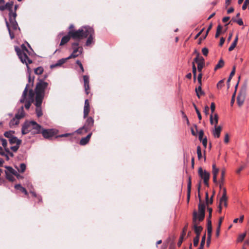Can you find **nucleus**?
I'll return each mask as SVG.
<instances>
[{
	"mask_svg": "<svg viewBox=\"0 0 249 249\" xmlns=\"http://www.w3.org/2000/svg\"><path fill=\"white\" fill-rule=\"evenodd\" d=\"M224 65V61L221 59L214 68V71L223 67Z\"/></svg>",
	"mask_w": 249,
	"mask_h": 249,
	"instance_id": "nucleus-35",
	"label": "nucleus"
},
{
	"mask_svg": "<svg viewBox=\"0 0 249 249\" xmlns=\"http://www.w3.org/2000/svg\"><path fill=\"white\" fill-rule=\"evenodd\" d=\"M210 123L212 125H217L218 121V116L217 114L213 115L211 114L210 117Z\"/></svg>",
	"mask_w": 249,
	"mask_h": 249,
	"instance_id": "nucleus-19",
	"label": "nucleus"
},
{
	"mask_svg": "<svg viewBox=\"0 0 249 249\" xmlns=\"http://www.w3.org/2000/svg\"><path fill=\"white\" fill-rule=\"evenodd\" d=\"M205 216V213H197V222L199 223L200 221H202L204 219Z\"/></svg>",
	"mask_w": 249,
	"mask_h": 249,
	"instance_id": "nucleus-38",
	"label": "nucleus"
},
{
	"mask_svg": "<svg viewBox=\"0 0 249 249\" xmlns=\"http://www.w3.org/2000/svg\"><path fill=\"white\" fill-rule=\"evenodd\" d=\"M235 67H233V68H232V71H231L230 74V76L228 79V80H227V83H228V87H229V85H230V82L231 80V79H232V77L233 76V75H234L235 74Z\"/></svg>",
	"mask_w": 249,
	"mask_h": 249,
	"instance_id": "nucleus-31",
	"label": "nucleus"
},
{
	"mask_svg": "<svg viewBox=\"0 0 249 249\" xmlns=\"http://www.w3.org/2000/svg\"><path fill=\"white\" fill-rule=\"evenodd\" d=\"M19 123V120L16 117L13 118L9 122V125L10 127L14 126L18 124Z\"/></svg>",
	"mask_w": 249,
	"mask_h": 249,
	"instance_id": "nucleus-30",
	"label": "nucleus"
},
{
	"mask_svg": "<svg viewBox=\"0 0 249 249\" xmlns=\"http://www.w3.org/2000/svg\"><path fill=\"white\" fill-rule=\"evenodd\" d=\"M94 124V120L93 119L89 117L86 120V122L83 126L78 129L75 132L78 134H82V131L84 130L85 132H87L89 130L91 127L93 126Z\"/></svg>",
	"mask_w": 249,
	"mask_h": 249,
	"instance_id": "nucleus-7",
	"label": "nucleus"
},
{
	"mask_svg": "<svg viewBox=\"0 0 249 249\" xmlns=\"http://www.w3.org/2000/svg\"><path fill=\"white\" fill-rule=\"evenodd\" d=\"M212 174L213 176H217L219 172V169L216 167L215 164H213L212 166Z\"/></svg>",
	"mask_w": 249,
	"mask_h": 249,
	"instance_id": "nucleus-37",
	"label": "nucleus"
},
{
	"mask_svg": "<svg viewBox=\"0 0 249 249\" xmlns=\"http://www.w3.org/2000/svg\"><path fill=\"white\" fill-rule=\"evenodd\" d=\"M70 34L74 39L80 40L88 37L86 43L87 46H90L93 43L94 30L89 26H83L76 31H70Z\"/></svg>",
	"mask_w": 249,
	"mask_h": 249,
	"instance_id": "nucleus-1",
	"label": "nucleus"
},
{
	"mask_svg": "<svg viewBox=\"0 0 249 249\" xmlns=\"http://www.w3.org/2000/svg\"><path fill=\"white\" fill-rule=\"evenodd\" d=\"M195 91L198 98H200L201 95L204 94V92L202 90L201 86L200 85H199L198 87L196 88Z\"/></svg>",
	"mask_w": 249,
	"mask_h": 249,
	"instance_id": "nucleus-27",
	"label": "nucleus"
},
{
	"mask_svg": "<svg viewBox=\"0 0 249 249\" xmlns=\"http://www.w3.org/2000/svg\"><path fill=\"white\" fill-rule=\"evenodd\" d=\"M223 219V217H220L219 219L218 224L217 225L216 231V235L217 237L219 236V235L220 227H221V225Z\"/></svg>",
	"mask_w": 249,
	"mask_h": 249,
	"instance_id": "nucleus-29",
	"label": "nucleus"
},
{
	"mask_svg": "<svg viewBox=\"0 0 249 249\" xmlns=\"http://www.w3.org/2000/svg\"><path fill=\"white\" fill-rule=\"evenodd\" d=\"M236 46V44H235V43H232V44H231V45L230 46V47L229 48V51H232L234 48L235 47V46Z\"/></svg>",
	"mask_w": 249,
	"mask_h": 249,
	"instance_id": "nucleus-62",
	"label": "nucleus"
},
{
	"mask_svg": "<svg viewBox=\"0 0 249 249\" xmlns=\"http://www.w3.org/2000/svg\"><path fill=\"white\" fill-rule=\"evenodd\" d=\"M194 107H195V110L196 111V112L197 113V116H198V118L199 120H201V119H202V117H201V115L200 111L198 110V108H197V107H196V106L195 104H194Z\"/></svg>",
	"mask_w": 249,
	"mask_h": 249,
	"instance_id": "nucleus-48",
	"label": "nucleus"
},
{
	"mask_svg": "<svg viewBox=\"0 0 249 249\" xmlns=\"http://www.w3.org/2000/svg\"><path fill=\"white\" fill-rule=\"evenodd\" d=\"M197 154L198 159L200 160L202 158V156L201 153V148L199 146H198L197 147Z\"/></svg>",
	"mask_w": 249,
	"mask_h": 249,
	"instance_id": "nucleus-44",
	"label": "nucleus"
},
{
	"mask_svg": "<svg viewBox=\"0 0 249 249\" xmlns=\"http://www.w3.org/2000/svg\"><path fill=\"white\" fill-rule=\"evenodd\" d=\"M183 237H184L183 235H181V236L180 237L178 243V246H180L181 245V244H182L183 239Z\"/></svg>",
	"mask_w": 249,
	"mask_h": 249,
	"instance_id": "nucleus-64",
	"label": "nucleus"
},
{
	"mask_svg": "<svg viewBox=\"0 0 249 249\" xmlns=\"http://www.w3.org/2000/svg\"><path fill=\"white\" fill-rule=\"evenodd\" d=\"M13 132L12 131H7V132H5L4 134V135L9 138V139H11L12 137H13Z\"/></svg>",
	"mask_w": 249,
	"mask_h": 249,
	"instance_id": "nucleus-43",
	"label": "nucleus"
},
{
	"mask_svg": "<svg viewBox=\"0 0 249 249\" xmlns=\"http://www.w3.org/2000/svg\"><path fill=\"white\" fill-rule=\"evenodd\" d=\"M17 16L16 13L10 12L9 14V27L11 31L13 30L16 32L20 30L19 28L18 27V24L16 20V18Z\"/></svg>",
	"mask_w": 249,
	"mask_h": 249,
	"instance_id": "nucleus-6",
	"label": "nucleus"
},
{
	"mask_svg": "<svg viewBox=\"0 0 249 249\" xmlns=\"http://www.w3.org/2000/svg\"><path fill=\"white\" fill-rule=\"evenodd\" d=\"M72 48L73 49V52L68 57L69 59L75 58L80 55L82 53L83 48L79 46V43L78 42L72 43Z\"/></svg>",
	"mask_w": 249,
	"mask_h": 249,
	"instance_id": "nucleus-8",
	"label": "nucleus"
},
{
	"mask_svg": "<svg viewBox=\"0 0 249 249\" xmlns=\"http://www.w3.org/2000/svg\"><path fill=\"white\" fill-rule=\"evenodd\" d=\"M246 236V233H243L239 235L237 241L238 242H242L245 238Z\"/></svg>",
	"mask_w": 249,
	"mask_h": 249,
	"instance_id": "nucleus-50",
	"label": "nucleus"
},
{
	"mask_svg": "<svg viewBox=\"0 0 249 249\" xmlns=\"http://www.w3.org/2000/svg\"><path fill=\"white\" fill-rule=\"evenodd\" d=\"M205 206L204 204L199 203L198 205V213H205Z\"/></svg>",
	"mask_w": 249,
	"mask_h": 249,
	"instance_id": "nucleus-34",
	"label": "nucleus"
},
{
	"mask_svg": "<svg viewBox=\"0 0 249 249\" xmlns=\"http://www.w3.org/2000/svg\"><path fill=\"white\" fill-rule=\"evenodd\" d=\"M191 178H189V181L188 182V185H187L188 197V198L190 197V191H191Z\"/></svg>",
	"mask_w": 249,
	"mask_h": 249,
	"instance_id": "nucleus-41",
	"label": "nucleus"
},
{
	"mask_svg": "<svg viewBox=\"0 0 249 249\" xmlns=\"http://www.w3.org/2000/svg\"><path fill=\"white\" fill-rule=\"evenodd\" d=\"M192 69H193V74L194 75V80L195 81L196 79V68L194 64V62L193 63Z\"/></svg>",
	"mask_w": 249,
	"mask_h": 249,
	"instance_id": "nucleus-42",
	"label": "nucleus"
},
{
	"mask_svg": "<svg viewBox=\"0 0 249 249\" xmlns=\"http://www.w3.org/2000/svg\"><path fill=\"white\" fill-rule=\"evenodd\" d=\"M202 142V144L203 145H204V146L206 148V146H207V138L206 137H205V138L203 139L202 140H201Z\"/></svg>",
	"mask_w": 249,
	"mask_h": 249,
	"instance_id": "nucleus-61",
	"label": "nucleus"
},
{
	"mask_svg": "<svg viewBox=\"0 0 249 249\" xmlns=\"http://www.w3.org/2000/svg\"><path fill=\"white\" fill-rule=\"evenodd\" d=\"M208 194L206 193V199L207 201V203L208 204L209 203L211 204L213 202L212 197L211 198L210 200H208Z\"/></svg>",
	"mask_w": 249,
	"mask_h": 249,
	"instance_id": "nucleus-58",
	"label": "nucleus"
},
{
	"mask_svg": "<svg viewBox=\"0 0 249 249\" xmlns=\"http://www.w3.org/2000/svg\"><path fill=\"white\" fill-rule=\"evenodd\" d=\"M205 239H206V235H205V234H204V235L202 237L200 245H201V246H204V244L205 243Z\"/></svg>",
	"mask_w": 249,
	"mask_h": 249,
	"instance_id": "nucleus-60",
	"label": "nucleus"
},
{
	"mask_svg": "<svg viewBox=\"0 0 249 249\" xmlns=\"http://www.w3.org/2000/svg\"><path fill=\"white\" fill-rule=\"evenodd\" d=\"M0 140L1 142V144L3 146V147H4L5 151L7 153H8L9 155H10L11 156L13 157V153L10 152L9 148L8 147H7V141L3 138L0 139Z\"/></svg>",
	"mask_w": 249,
	"mask_h": 249,
	"instance_id": "nucleus-21",
	"label": "nucleus"
},
{
	"mask_svg": "<svg viewBox=\"0 0 249 249\" xmlns=\"http://www.w3.org/2000/svg\"><path fill=\"white\" fill-rule=\"evenodd\" d=\"M9 143L11 145L16 144H20L21 142V141L19 139H18L17 137L13 136L11 139H9Z\"/></svg>",
	"mask_w": 249,
	"mask_h": 249,
	"instance_id": "nucleus-24",
	"label": "nucleus"
},
{
	"mask_svg": "<svg viewBox=\"0 0 249 249\" xmlns=\"http://www.w3.org/2000/svg\"><path fill=\"white\" fill-rule=\"evenodd\" d=\"M0 154L2 156H5L7 160H9L8 156H7V155L5 154V153L3 151L2 148L0 146Z\"/></svg>",
	"mask_w": 249,
	"mask_h": 249,
	"instance_id": "nucleus-53",
	"label": "nucleus"
},
{
	"mask_svg": "<svg viewBox=\"0 0 249 249\" xmlns=\"http://www.w3.org/2000/svg\"><path fill=\"white\" fill-rule=\"evenodd\" d=\"M232 20L235 22H236L239 25H243V22L242 21V19L241 18H239L238 19H236L234 18H233Z\"/></svg>",
	"mask_w": 249,
	"mask_h": 249,
	"instance_id": "nucleus-47",
	"label": "nucleus"
},
{
	"mask_svg": "<svg viewBox=\"0 0 249 249\" xmlns=\"http://www.w3.org/2000/svg\"><path fill=\"white\" fill-rule=\"evenodd\" d=\"M208 236H211L212 232V227L207 226Z\"/></svg>",
	"mask_w": 249,
	"mask_h": 249,
	"instance_id": "nucleus-55",
	"label": "nucleus"
},
{
	"mask_svg": "<svg viewBox=\"0 0 249 249\" xmlns=\"http://www.w3.org/2000/svg\"><path fill=\"white\" fill-rule=\"evenodd\" d=\"M222 129V127L220 125L214 126V128L212 130V133L214 138H218L220 137Z\"/></svg>",
	"mask_w": 249,
	"mask_h": 249,
	"instance_id": "nucleus-14",
	"label": "nucleus"
},
{
	"mask_svg": "<svg viewBox=\"0 0 249 249\" xmlns=\"http://www.w3.org/2000/svg\"><path fill=\"white\" fill-rule=\"evenodd\" d=\"M6 26L7 27V29L8 30L9 34L10 36V38L12 39L14 38V33L12 32V31L11 30L10 27H9V23L7 21V19H5Z\"/></svg>",
	"mask_w": 249,
	"mask_h": 249,
	"instance_id": "nucleus-32",
	"label": "nucleus"
},
{
	"mask_svg": "<svg viewBox=\"0 0 249 249\" xmlns=\"http://www.w3.org/2000/svg\"><path fill=\"white\" fill-rule=\"evenodd\" d=\"M224 174H225L224 170H222V172H221V179L219 182V187L221 189L222 188V186L223 185L224 182Z\"/></svg>",
	"mask_w": 249,
	"mask_h": 249,
	"instance_id": "nucleus-36",
	"label": "nucleus"
},
{
	"mask_svg": "<svg viewBox=\"0 0 249 249\" xmlns=\"http://www.w3.org/2000/svg\"><path fill=\"white\" fill-rule=\"evenodd\" d=\"M198 173L200 177L203 180L204 184L208 186V181L210 177V173L206 170H203L202 167L198 168Z\"/></svg>",
	"mask_w": 249,
	"mask_h": 249,
	"instance_id": "nucleus-9",
	"label": "nucleus"
},
{
	"mask_svg": "<svg viewBox=\"0 0 249 249\" xmlns=\"http://www.w3.org/2000/svg\"><path fill=\"white\" fill-rule=\"evenodd\" d=\"M48 85V83L40 81L37 83L36 88V99L37 100V104H39L40 101L42 100L44 96V92L45 89Z\"/></svg>",
	"mask_w": 249,
	"mask_h": 249,
	"instance_id": "nucleus-5",
	"label": "nucleus"
},
{
	"mask_svg": "<svg viewBox=\"0 0 249 249\" xmlns=\"http://www.w3.org/2000/svg\"><path fill=\"white\" fill-rule=\"evenodd\" d=\"M83 80L84 82V87L86 93L87 94H89V76L88 75L83 76Z\"/></svg>",
	"mask_w": 249,
	"mask_h": 249,
	"instance_id": "nucleus-18",
	"label": "nucleus"
},
{
	"mask_svg": "<svg viewBox=\"0 0 249 249\" xmlns=\"http://www.w3.org/2000/svg\"><path fill=\"white\" fill-rule=\"evenodd\" d=\"M202 74V73H199L197 76V81L199 83V85L202 86L201 79Z\"/></svg>",
	"mask_w": 249,
	"mask_h": 249,
	"instance_id": "nucleus-52",
	"label": "nucleus"
},
{
	"mask_svg": "<svg viewBox=\"0 0 249 249\" xmlns=\"http://www.w3.org/2000/svg\"><path fill=\"white\" fill-rule=\"evenodd\" d=\"M222 30V27L220 25H218L217 28V30H216V34H215V37H218L221 33V31Z\"/></svg>",
	"mask_w": 249,
	"mask_h": 249,
	"instance_id": "nucleus-46",
	"label": "nucleus"
},
{
	"mask_svg": "<svg viewBox=\"0 0 249 249\" xmlns=\"http://www.w3.org/2000/svg\"><path fill=\"white\" fill-rule=\"evenodd\" d=\"M37 100L36 99L35 105L36 107V113L37 117H39L41 116H42V113L41 109V104L42 102V100L40 101V103L39 104H37Z\"/></svg>",
	"mask_w": 249,
	"mask_h": 249,
	"instance_id": "nucleus-20",
	"label": "nucleus"
},
{
	"mask_svg": "<svg viewBox=\"0 0 249 249\" xmlns=\"http://www.w3.org/2000/svg\"><path fill=\"white\" fill-rule=\"evenodd\" d=\"M41 131V126L33 121L25 122L21 130L23 135L26 134L29 132H31L33 134H38Z\"/></svg>",
	"mask_w": 249,
	"mask_h": 249,
	"instance_id": "nucleus-2",
	"label": "nucleus"
},
{
	"mask_svg": "<svg viewBox=\"0 0 249 249\" xmlns=\"http://www.w3.org/2000/svg\"><path fill=\"white\" fill-rule=\"evenodd\" d=\"M18 171L21 173H23L25 171L26 169V165L24 163H21L20 164L19 167L17 168Z\"/></svg>",
	"mask_w": 249,
	"mask_h": 249,
	"instance_id": "nucleus-39",
	"label": "nucleus"
},
{
	"mask_svg": "<svg viewBox=\"0 0 249 249\" xmlns=\"http://www.w3.org/2000/svg\"><path fill=\"white\" fill-rule=\"evenodd\" d=\"M43 71V69L41 67H39L35 70V73L38 75L42 74Z\"/></svg>",
	"mask_w": 249,
	"mask_h": 249,
	"instance_id": "nucleus-40",
	"label": "nucleus"
},
{
	"mask_svg": "<svg viewBox=\"0 0 249 249\" xmlns=\"http://www.w3.org/2000/svg\"><path fill=\"white\" fill-rule=\"evenodd\" d=\"M227 199L228 197H221L219 201V205L220 207L224 206L227 207Z\"/></svg>",
	"mask_w": 249,
	"mask_h": 249,
	"instance_id": "nucleus-28",
	"label": "nucleus"
},
{
	"mask_svg": "<svg viewBox=\"0 0 249 249\" xmlns=\"http://www.w3.org/2000/svg\"><path fill=\"white\" fill-rule=\"evenodd\" d=\"M246 86L243 87L241 90L240 91V92L237 96V103L239 106H242L244 102L246 97Z\"/></svg>",
	"mask_w": 249,
	"mask_h": 249,
	"instance_id": "nucleus-12",
	"label": "nucleus"
},
{
	"mask_svg": "<svg viewBox=\"0 0 249 249\" xmlns=\"http://www.w3.org/2000/svg\"><path fill=\"white\" fill-rule=\"evenodd\" d=\"M15 187L16 189L20 190L22 192L24 193L25 195H27L28 194L26 190L24 187L21 186L20 184H16L15 186Z\"/></svg>",
	"mask_w": 249,
	"mask_h": 249,
	"instance_id": "nucleus-33",
	"label": "nucleus"
},
{
	"mask_svg": "<svg viewBox=\"0 0 249 249\" xmlns=\"http://www.w3.org/2000/svg\"><path fill=\"white\" fill-rule=\"evenodd\" d=\"M76 63L79 65V66L81 70V71L82 72H83L84 71V68H83V65H82V63H81V62L79 60H77Z\"/></svg>",
	"mask_w": 249,
	"mask_h": 249,
	"instance_id": "nucleus-56",
	"label": "nucleus"
},
{
	"mask_svg": "<svg viewBox=\"0 0 249 249\" xmlns=\"http://www.w3.org/2000/svg\"><path fill=\"white\" fill-rule=\"evenodd\" d=\"M13 4L14 3L13 1L5 3L4 0H0V10L2 11L5 9H7L9 11V13L13 12L12 7L13 6Z\"/></svg>",
	"mask_w": 249,
	"mask_h": 249,
	"instance_id": "nucleus-13",
	"label": "nucleus"
},
{
	"mask_svg": "<svg viewBox=\"0 0 249 249\" xmlns=\"http://www.w3.org/2000/svg\"><path fill=\"white\" fill-rule=\"evenodd\" d=\"M92 135V133L89 134L86 137L83 138L80 141V144L81 145H85L89 142Z\"/></svg>",
	"mask_w": 249,
	"mask_h": 249,
	"instance_id": "nucleus-23",
	"label": "nucleus"
},
{
	"mask_svg": "<svg viewBox=\"0 0 249 249\" xmlns=\"http://www.w3.org/2000/svg\"><path fill=\"white\" fill-rule=\"evenodd\" d=\"M19 145L20 144H16L14 146H11L10 147L9 150L11 149L14 152H16L19 148Z\"/></svg>",
	"mask_w": 249,
	"mask_h": 249,
	"instance_id": "nucleus-45",
	"label": "nucleus"
},
{
	"mask_svg": "<svg viewBox=\"0 0 249 249\" xmlns=\"http://www.w3.org/2000/svg\"><path fill=\"white\" fill-rule=\"evenodd\" d=\"M202 53L204 55L207 56L209 53L208 49L207 48H203L202 49Z\"/></svg>",
	"mask_w": 249,
	"mask_h": 249,
	"instance_id": "nucleus-54",
	"label": "nucleus"
},
{
	"mask_svg": "<svg viewBox=\"0 0 249 249\" xmlns=\"http://www.w3.org/2000/svg\"><path fill=\"white\" fill-rule=\"evenodd\" d=\"M90 107L88 99L85 101L84 107V118H86L89 112Z\"/></svg>",
	"mask_w": 249,
	"mask_h": 249,
	"instance_id": "nucleus-17",
	"label": "nucleus"
},
{
	"mask_svg": "<svg viewBox=\"0 0 249 249\" xmlns=\"http://www.w3.org/2000/svg\"><path fill=\"white\" fill-rule=\"evenodd\" d=\"M211 112H212L211 114H213V112L214 111V110H215V105H214V103H211Z\"/></svg>",
	"mask_w": 249,
	"mask_h": 249,
	"instance_id": "nucleus-63",
	"label": "nucleus"
},
{
	"mask_svg": "<svg viewBox=\"0 0 249 249\" xmlns=\"http://www.w3.org/2000/svg\"><path fill=\"white\" fill-rule=\"evenodd\" d=\"M193 223L195 232L196 236H199L200 233L202 230V227L200 226H198L197 212L196 211H194L193 213Z\"/></svg>",
	"mask_w": 249,
	"mask_h": 249,
	"instance_id": "nucleus-10",
	"label": "nucleus"
},
{
	"mask_svg": "<svg viewBox=\"0 0 249 249\" xmlns=\"http://www.w3.org/2000/svg\"><path fill=\"white\" fill-rule=\"evenodd\" d=\"M21 50L18 47H15V51L20 59L21 62L25 64L27 66V68L29 70V67L28 66L29 64H31L32 63V61L29 59L27 56V53H29L28 50L27 49L25 45L24 44H22L21 46Z\"/></svg>",
	"mask_w": 249,
	"mask_h": 249,
	"instance_id": "nucleus-3",
	"label": "nucleus"
},
{
	"mask_svg": "<svg viewBox=\"0 0 249 249\" xmlns=\"http://www.w3.org/2000/svg\"><path fill=\"white\" fill-rule=\"evenodd\" d=\"M29 86V84H27L26 86L22 93V97L20 99V103L25 102V107L26 109H29L30 107L31 103L34 101L35 93L32 89H30L29 92V96L26 98L27 89Z\"/></svg>",
	"mask_w": 249,
	"mask_h": 249,
	"instance_id": "nucleus-4",
	"label": "nucleus"
},
{
	"mask_svg": "<svg viewBox=\"0 0 249 249\" xmlns=\"http://www.w3.org/2000/svg\"><path fill=\"white\" fill-rule=\"evenodd\" d=\"M199 240V236H196V237L194 239V246H197L198 245V242Z\"/></svg>",
	"mask_w": 249,
	"mask_h": 249,
	"instance_id": "nucleus-49",
	"label": "nucleus"
},
{
	"mask_svg": "<svg viewBox=\"0 0 249 249\" xmlns=\"http://www.w3.org/2000/svg\"><path fill=\"white\" fill-rule=\"evenodd\" d=\"M194 62L198 64H204V59L203 57L199 55V53H197L196 57L195 58Z\"/></svg>",
	"mask_w": 249,
	"mask_h": 249,
	"instance_id": "nucleus-26",
	"label": "nucleus"
},
{
	"mask_svg": "<svg viewBox=\"0 0 249 249\" xmlns=\"http://www.w3.org/2000/svg\"><path fill=\"white\" fill-rule=\"evenodd\" d=\"M204 64H197V70L199 73H201L202 70L204 67Z\"/></svg>",
	"mask_w": 249,
	"mask_h": 249,
	"instance_id": "nucleus-51",
	"label": "nucleus"
},
{
	"mask_svg": "<svg viewBox=\"0 0 249 249\" xmlns=\"http://www.w3.org/2000/svg\"><path fill=\"white\" fill-rule=\"evenodd\" d=\"M229 142V136L228 133H226L224 137V142L225 143H228Z\"/></svg>",
	"mask_w": 249,
	"mask_h": 249,
	"instance_id": "nucleus-59",
	"label": "nucleus"
},
{
	"mask_svg": "<svg viewBox=\"0 0 249 249\" xmlns=\"http://www.w3.org/2000/svg\"><path fill=\"white\" fill-rule=\"evenodd\" d=\"M68 59H68V57L65 58L60 59L59 60H58L57 62L56 63L53 64L51 65L50 66V68L51 69H53V68H56V67H60L64 63H65Z\"/></svg>",
	"mask_w": 249,
	"mask_h": 249,
	"instance_id": "nucleus-16",
	"label": "nucleus"
},
{
	"mask_svg": "<svg viewBox=\"0 0 249 249\" xmlns=\"http://www.w3.org/2000/svg\"><path fill=\"white\" fill-rule=\"evenodd\" d=\"M25 115V113L24 111L23 107L22 106L18 110L17 114L15 115V117H16L18 120L22 118Z\"/></svg>",
	"mask_w": 249,
	"mask_h": 249,
	"instance_id": "nucleus-22",
	"label": "nucleus"
},
{
	"mask_svg": "<svg viewBox=\"0 0 249 249\" xmlns=\"http://www.w3.org/2000/svg\"><path fill=\"white\" fill-rule=\"evenodd\" d=\"M7 170L5 171L6 177L9 181H13L15 180V175L16 171L11 167H6Z\"/></svg>",
	"mask_w": 249,
	"mask_h": 249,
	"instance_id": "nucleus-11",
	"label": "nucleus"
},
{
	"mask_svg": "<svg viewBox=\"0 0 249 249\" xmlns=\"http://www.w3.org/2000/svg\"><path fill=\"white\" fill-rule=\"evenodd\" d=\"M204 135V132L202 130H201L199 131V140L201 141L203 139V136Z\"/></svg>",
	"mask_w": 249,
	"mask_h": 249,
	"instance_id": "nucleus-57",
	"label": "nucleus"
},
{
	"mask_svg": "<svg viewBox=\"0 0 249 249\" xmlns=\"http://www.w3.org/2000/svg\"><path fill=\"white\" fill-rule=\"evenodd\" d=\"M71 37H72L71 35L70 34V32L67 36H63L61 39L60 45H63L68 42L70 39Z\"/></svg>",
	"mask_w": 249,
	"mask_h": 249,
	"instance_id": "nucleus-25",
	"label": "nucleus"
},
{
	"mask_svg": "<svg viewBox=\"0 0 249 249\" xmlns=\"http://www.w3.org/2000/svg\"><path fill=\"white\" fill-rule=\"evenodd\" d=\"M43 136L45 138H50L53 136L54 134V130L53 129H44L42 131Z\"/></svg>",
	"mask_w": 249,
	"mask_h": 249,
	"instance_id": "nucleus-15",
	"label": "nucleus"
}]
</instances>
